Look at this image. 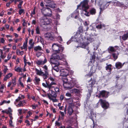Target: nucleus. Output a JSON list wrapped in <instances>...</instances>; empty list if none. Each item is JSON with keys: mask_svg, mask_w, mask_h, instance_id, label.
<instances>
[{"mask_svg": "<svg viewBox=\"0 0 128 128\" xmlns=\"http://www.w3.org/2000/svg\"><path fill=\"white\" fill-rule=\"evenodd\" d=\"M61 53H59L60 54L59 55L55 54H53L50 59V62L56 65H59L60 63L56 60H64L66 57V56Z\"/></svg>", "mask_w": 128, "mask_h": 128, "instance_id": "f257e3e1", "label": "nucleus"}, {"mask_svg": "<svg viewBox=\"0 0 128 128\" xmlns=\"http://www.w3.org/2000/svg\"><path fill=\"white\" fill-rule=\"evenodd\" d=\"M88 4L87 0H85L81 2L80 4L78 6V8H82L83 9V12L82 13V15H85L86 16H88V12L87 10L88 9Z\"/></svg>", "mask_w": 128, "mask_h": 128, "instance_id": "f03ea898", "label": "nucleus"}, {"mask_svg": "<svg viewBox=\"0 0 128 128\" xmlns=\"http://www.w3.org/2000/svg\"><path fill=\"white\" fill-rule=\"evenodd\" d=\"M52 49L55 53L58 54L62 52L64 48L62 45L56 43H54L52 46Z\"/></svg>", "mask_w": 128, "mask_h": 128, "instance_id": "7ed1b4c3", "label": "nucleus"}, {"mask_svg": "<svg viewBox=\"0 0 128 128\" xmlns=\"http://www.w3.org/2000/svg\"><path fill=\"white\" fill-rule=\"evenodd\" d=\"M54 88H52V89L49 90H48L51 91V93L47 94V96L49 99L52 100L53 102H56L57 100L56 99L57 96L56 93L53 91L52 90Z\"/></svg>", "mask_w": 128, "mask_h": 128, "instance_id": "20e7f679", "label": "nucleus"}, {"mask_svg": "<svg viewBox=\"0 0 128 128\" xmlns=\"http://www.w3.org/2000/svg\"><path fill=\"white\" fill-rule=\"evenodd\" d=\"M40 23L41 26L43 25H48L52 22V20L46 18V16L41 17L40 19Z\"/></svg>", "mask_w": 128, "mask_h": 128, "instance_id": "39448f33", "label": "nucleus"}, {"mask_svg": "<svg viewBox=\"0 0 128 128\" xmlns=\"http://www.w3.org/2000/svg\"><path fill=\"white\" fill-rule=\"evenodd\" d=\"M63 86L66 89H69L71 88L73 86L69 82H68V80L66 78H64L62 79Z\"/></svg>", "mask_w": 128, "mask_h": 128, "instance_id": "423d86ee", "label": "nucleus"}, {"mask_svg": "<svg viewBox=\"0 0 128 128\" xmlns=\"http://www.w3.org/2000/svg\"><path fill=\"white\" fill-rule=\"evenodd\" d=\"M83 32V28L82 26L79 27L78 30L77 32L76 33L74 37H72L71 40L72 41H75L77 40L76 38L82 35Z\"/></svg>", "mask_w": 128, "mask_h": 128, "instance_id": "0eeeda50", "label": "nucleus"}, {"mask_svg": "<svg viewBox=\"0 0 128 128\" xmlns=\"http://www.w3.org/2000/svg\"><path fill=\"white\" fill-rule=\"evenodd\" d=\"M42 12L44 16H47L50 17L52 16V12L50 8H47L44 10H42Z\"/></svg>", "mask_w": 128, "mask_h": 128, "instance_id": "6e6552de", "label": "nucleus"}, {"mask_svg": "<svg viewBox=\"0 0 128 128\" xmlns=\"http://www.w3.org/2000/svg\"><path fill=\"white\" fill-rule=\"evenodd\" d=\"M56 84V83L53 82H52L50 84H48L46 82V83H42L43 86L45 88H47L49 90H51L52 88H54V86L53 85Z\"/></svg>", "mask_w": 128, "mask_h": 128, "instance_id": "1a4fd4ad", "label": "nucleus"}, {"mask_svg": "<svg viewBox=\"0 0 128 128\" xmlns=\"http://www.w3.org/2000/svg\"><path fill=\"white\" fill-rule=\"evenodd\" d=\"M99 102H100L102 107L105 109H106L108 108L109 106V104L105 100L100 99Z\"/></svg>", "mask_w": 128, "mask_h": 128, "instance_id": "9d476101", "label": "nucleus"}, {"mask_svg": "<svg viewBox=\"0 0 128 128\" xmlns=\"http://www.w3.org/2000/svg\"><path fill=\"white\" fill-rule=\"evenodd\" d=\"M47 61V60L46 58L45 57H44V60H38L36 62V63L37 65H43L46 63Z\"/></svg>", "mask_w": 128, "mask_h": 128, "instance_id": "9b49d317", "label": "nucleus"}, {"mask_svg": "<svg viewBox=\"0 0 128 128\" xmlns=\"http://www.w3.org/2000/svg\"><path fill=\"white\" fill-rule=\"evenodd\" d=\"M61 72H63L65 73L64 74H63L62 75L64 76H68L69 74H73L74 72L72 71H70L69 72L68 70H63L61 71Z\"/></svg>", "mask_w": 128, "mask_h": 128, "instance_id": "f8f14e48", "label": "nucleus"}, {"mask_svg": "<svg viewBox=\"0 0 128 128\" xmlns=\"http://www.w3.org/2000/svg\"><path fill=\"white\" fill-rule=\"evenodd\" d=\"M2 112L4 113H6V114H8V116L10 117H12V110L10 108H9L8 109H7L5 110L2 111Z\"/></svg>", "mask_w": 128, "mask_h": 128, "instance_id": "ddd939ff", "label": "nucleus"}, {"mask_svg": "<svg viewBox=\"0 0 128 128\" xmlns=\"http://www.w3.org/2000/svg\"><path fill=\"white\" fill-rule=\"evenodd\" d=\"M44 36L45 38L52 40L54 39V36H53L50 33H48L44 34Z\"/></svg>", "mask_w": 128, "mask_h": 128, "instance_id": "4468645a", "label": "nucleus"}, {"mask_svg": "<svg viewBox=\"0 0 128 128\" xmlns=\"http://www.w3.org/2000/svg\"><path fill=\"white\" fill-rule=\"evenodd\" d=\"M124 64V63L122 64L121 62H116L115 64L116 68L118 69L122 68Z\"/></svg>", "mask_w": 128, "mask_h": 128, "instance_id": "2eb2a0df", "label": "nucleus"}, {"mask_svg": "<svg viewBox=\"0 0 128 128\" xmlns=\"http://www.w3.org/2000/svg\"><path fill=\"white\" fill-rule=\"evenodd\" d=\"M12 75V74L11 73H9L8 74L6 75L4 77V81H6L8 79H9L10 77H11Z\"/></svg>", "mask_w": 128, "mask_h": 128, "instance_id": "dca6fc26", "label": "nucleus"}, {"mask_svg": "<svg viewBox=\"0 0 128 128\" xmlns=\"http://www.w3.org/2000/svg\"><path fill=\"white\" fill-rule=\"evenodd\" d=\"M35 71L36 74L39 76H41L42 74L43 73V72L42 71V70H38L36 68L35 69Z\"/></svg>", "mask_w": 128, "mask_h": 128, "instance_id": "f3484780", "label": "nucleus"}, {"mask_svg": "<svg viewBox=\"0 0 128 128\" xmlns=\"http://www.w3.org/2000/svg\"><path fill=\"white\" fill-rule=\"evenodd\" d=\"M107 94V92L104 90H102L100 92L99 96H101L103 97H105Z\"/></svg>", "mask_w": 128, "mask_h": 128, "instance_id": "a211bd4d", "label": "nucleus"}, {"mask_svg": "<svg viewBox=\"0 0 128 128\" xmlns=\"http://www.w3.org/2000/svg\"><path fill=\"white\" fill-rule=\"evenodd\" d=\"M119 54L118 52H116L112 54V56L114 59V60H116L118 58V56Z\"/></svg>", "mask_w": 128, "mask_h": 128, "instance_id": "6ab92c4d", "label": "nucleus"}, {"mask_svg": "<svg viewBox=\"0 0 128 128\" xmlns=\"http://www.w3.org/2000/svg\"><path fill=\"white\" fill-rule=\"evenodd\" d=\"M88 44L87 43H82L81 44V47L84 48H86L87 50H88Z\"/></svg>", "mask_w": 128, "mask_h": 128, "instance_id": "aec40b11", "label": "nucleus"}, {"mask_svg": "<svg viewBox=\"0 0 128 128\" xmlns=\"http://www.w3.org/2000/svg\"><path fill=\"white\" fill-rule=\"evenodd\" d=\"M52 64V66H53V65H54V66L53 68L56 71V72H58L59 70V69L58 68V65H56V64H54L53 63H52L51 62Z\"/></svg>", "mask_w": 128, "mask_h": 128, "instance_id": "412c9836", "label": "nucleus"}, {"mask_svg": "<svg viewBox=\"0 0 128 128\" xmlns=\"http://www.w3.org/2000/svg\"><path fill=\"white\" fill-rule=\"evenodd\" d=\"M22 68L20 67H15L14 68L15 71L19 72H22Z\"/></svg>", "mask_w": 128, "mask_h": 128, "instance_id": "4be33fe9", "label": "nucleus"}, {"mask_svg": "<svg viewBox=\"0 0 128 128\" xmlns=\"http://www.w3.org/2000/svg\"><path fill=\"white\" fill-rule=\"evenodd\" d=\"M68 113L70 115L73 112V110L72 108L70 106L68 107Z\"/></svg>", "mask_w": 128, "mask_h": 128, "instance_id": "5701e85b", "label": "nucleus"}, {"mask_svg": "<svg viewBox=\"0 0 128 128\" xmlns=\"http://www.w3.org/2000/svg\"><path fill=\"white\" fill-rule=\"evenodd\" d=\"M48 72H45V73H44V72H43V74H42L41 76H43V77L44 79H46L48 78Z\"/></svg>", "mask_w": 128, "mask_h": 128, "instance_id": "b1692460", "label": "nucleus"}, {"mask_svg": "<svg viewBox=\"0 0 128 128\" xmlns=\"http://www.w3.org/2000/svg\"><path fill=\"white\" fill-rule=\"evenodd\" d=\"M128 38V33L125 34L123 35L122 39L123 40H127Z\"/></svg>", "mask_w": 128, "mask_h": 128, "instance_id": "393cba45", "label": "nucleus"}, {"mask_svg": "<svg viewBox=\"0 0 128 128\" xmlns=\"http://www.w3.org/2000/svg\"><path fill=\"white\" fill-rule=\"evenodd\" d=\"M70 92L71 93H76L79 92V91L78 89L76 88H74L73 89L71 90H70Z\"/></svg>", "mask_w": 128, "mask_h": 128, "instance_id": "a878e982", "label": "nucleus"}, {"mask_svg": "<svg viewBox=\"0 0 128 128\" xmlns=\"http://www.w3.org/2000/svg\"><path fill=\"white\" fill-rule=\"evenodd\" d=\"M106 4H103L101 5L100 7V11H102L104 10L106 8Z\"/></svg>", "mask_w": 128, "mask_h": 128, "instance_id": "bb28decb", "label": "nucleus"}, {"mask_svg": "<svg viewBox=\"0 0 128 128\" xmlns=\"http://www.w3.org/2000/svg\"><path fill=\"white\" fill-rule=\"evenodd\" d=\"M10 119L9 121V125L10 126L12 127H14V126L12 124V120L13 119V118L12 117H10Z\"/></svg>", "mask_w": 128, "mask_h": 128, "instance_id": "cd10ccee", "label": "nucleus"}, {"mask_svg": "<svg viewBox=\"0 0 128 128\" xmlns=\"http://www.w3.org/2000/svg\"><path fill=\"white\" fill-rule=\"evenodd\" d=\"M34 50L35 51H40L42 50L41 47L39 46H35L34 48Z\"/></svg>", "mask_w": 128, "mask_h": 128, "instance_id": "c85d7f7f", "label": "nucleus"}, {"mask_svg": "<svg viewBox=\"0 0 128 128\" xmlns=\"http://www.w3.org/2000/svg\"><path fill=\"white\" fill-rule=\"evenodd\" d=\"M112 65L111 64H109L107 65L106 67V70H109V72H111L112 70V68H111Z\"/></svg>", "mask_w": 128, "mask_h": 128, "instance_id": "c756f323", "label": "nucleus"}, {"mask_svg": "<svg viewBox=\"0 0 128 128\" xmlns=\"http://www.w3.org/2000/svg\"><path fill=\"white\" fill-rule=\"evenodd\" d=\"M90 13L91 14H94L96 13V10L95 9L92 8L90 10Z\"/></svg>", "mask_w": 128, "mask_h": 128, "instance_id": "7c9ffc66", "label": "nucleus"}, {"mask_svg": "<svg viewBox=\"0 0 128 128\" xmlns=\"http://www.w3.org/2000/svg\"><path fill=\"white\" fill-rule=\"evenodd\" d=\"M16 77H15L14 78V79H13L12 80V83L13 84L12 86H14L16 84Z\"/></svg>", "mask_w": 128, "mask_h": 128, "instance_id": "2f4dec72", "label": "nucleus"}, {"mask_svg": "<svg viewBox=\"0 0 128 128\" xmlns=\"http://www.w3.org/2000/svg\"><path fill=\"white\" fill-rule=\"evenodd\" d=\"M42 68L44 69L45 72H48V68L46 66L44 65L42 67Z\"/></svg>", "mask_w": 128, "mask_h": 128, "instance_id": "473e14b6", "label": "nucleus"}, {"mask_svg": "<svg viewBox=\"0 0 128 128\" xmlns=\"http://www.w3.org/2000/svg\"><path fill=\"white\" fill-rule=\"evenodd\" d=\"M54 38H57L58 40H59L60 42H61L62 41V38L60 36H58V37H57L56 36H54Z\"/></svg>", "mask_w": 128, "mask_h": 128, "instance_id": "72a5a7b5", "label": "nucleus"}, {"mask_svg": "<svg viewBox=\"0 0 128 128\" xmlns=\"http://www.w3.org/2000/svg\"><path fill=\"white\" fill-rule=\"evenodd\" d=\"M108 50H109L111 52L116 51V50L112 46L108 48Z\"/></svg>", "mask_w": 128, "mask_h": 128, "instance_id": "f704fd0d", "label": "nucleus"}, {"mask_svg": "<svg viewBox=\"0 0 128 128\" xmlns=\"http://www.w3.org/2000/svg\"><path fill=\"white\" fill-rule=\"evenodd\" d=\"M33 40L32 39L30 40L29 41V44L32 47H33L34 46V42H32Z\"/></svg>", "mask_w": 128, "mask_h": 128, "instance_id": "c9c22d12", "label": "nucleus"}, {"mask_svg": "<svg viewBox=\"0 0 128 128\" xmlns=\"http://www.w3.org/2000/svg\"><path fill=\"white\" fill-rule=\"evenodd\" d=\"M16 54L18 55H22L24 54V52L23 51L20 52L19 50H17L16 52Z\"/></svg>", "mask_w": 128, "mask_h": 128, "instance_id": "e433bc0d", "label": "nucleus"}, {"mask_svg": "<svg viewBox=\"0 0 128 128\" xmlns=\"http://www.w3.org/2000/svg\"><path fill=\"white\" fill-rule=\"evenodd\" d=\"M34 80L37 83H38L40 80V78L36 76L34 78Z\"/></svg>", "mask_w": 128, "mask_h": 128, "instance_id": "4c0bfd02", "label": "nucleus"}, {"mask_svg": "<svg viewBox=\"0 0 128 128\" xmlns=\"http://www.w3.org/2000/svg\"><path fill=\"white\" fill-rule=\"evenodd\" d=\"M27 41L26 43H24L23 46L24 49H25L26 50H27Z\"/></svg>", "mask_w": 128, "mask_h": 128, "instance_id": "58836bf2", "label": "nucleus"}, {"mask_svg": "<svg viewBox=\"0 0 128 128\" xmlns=\"http://www.w3.org/2000/svg\"><path fill=\"white\" fill-rule=\"evenodd\" d=\"M19 13L20 15H21L22 13H24V10L22 9H20V10L19 11Z\"/></svg>", "mask_w": 128, "mask_h": 128, "instance_id": "ea45409f", "label": "nucleus"}, {"mask_svg": "<svg viewBox=\"0 0 128 128\" xmlns=\"http://www.w3.org/2000/svg\"><path fill=\"white\" fill-rule=\"evenodd\" d=\"M53 89H54V90L55 91V92L56 93H57L58 92H59V88L57 87H54V88Z\"/></svg>", "mask_w": 128, "mask_h": 128, "instance_id": "a19ab883", "label": "nucleus"}, {"mask_svg": "<svg viewBox=\"0 0 128 128\" xmlns=\"http://www.w3.org/2000/svg\"><path fill=\"white\" fill-rule=\"evenodd\" d=\"M89 82H90V84L92 86V85H94L95 83V81L94 80H90Z\"/></svg>", "mask_w": 128, "mask_h": 128, "instance_id": "79ce46f5", "label": "nucleus"}, {"mask_svg": "<svg viewBox=\"0 0 128 128\" xmlns=\"http://www.w3.org/2000/svg\"><path fill=\"white\" fill-rule=\"evenodd\" d=\"M8 70L7 67L4 66V70H3L4 72V74H6V72Z\"/></svg>", "mask_w": 128, "mask_h": 128, "instance_id": "37998d69", "label": "nucleus"}, {"mask_svg": "<svg viewBox=\"0 0 128 128\" xmlns=\"http://www.w3.org/2000/svg\"><path fill=\"white\" fill-rule=\"evenodd\" d=\"M18 107H21V106H24L23 104L21 102V101H20L19 103L17 105Z\"/></svg>", "mask_w": 128, "mask_h": 128, "instance_id": "c03bdc74", "label": "nucleus"}, {"mask_svg": "<svg viewBox=\"0 0 128 128\" xmlns=\"http://www.w3.org/2000/svg\"><path fill=\"white\" fill-rule=\"evenodd\" d=\"M36 30L37 34H39L40 33L39 28L38 27L36 28Z\"/></svg>", "mask_w": 128, "mask_h": 128, "instance_id": "a18cd8bd", "label": "nucleus"}, {"mask_svg": "<svg viewBox=\"0 0 128 128\" xmlns=\"http://www.w3.org/2000/svg\"><path fill=\"white\" fill-rule=\"evenodd\" d=\"M66 96H67L68 97H71L72 96V95L69 92H67L66 94Z\"/></svg>", "mask_w": 128, "mask_h": 128, "instance_id": "49530a36", "label": "nucleus"}, {"mask_svg": "<svg viewBox=\"0 0 128 128\" xmlns=\"http://www.w3.org/2000/svg\"><path fill=\"white\" fill-rule=\"evenodd\" d=\"M23 1H21L20 2L19 4L18 5V7L19 8H21L22 7L21 6L22 4Z\"/></svg>", "mask_w": 128, "mask_h": 128, "instance_id": "de8ad7c7", "label": "nucleus"}, {"mask_svg": "<svg viewBox=\"0 0 128 128\" xmlns=\"http://www.w3.org/2000/svg\"><path fill=\"white\" fill-rule=\"evenodd\" d=\"M117 4L118 6L121 7H122V6L123 5V4H122L120 3L119 2H117Z\"/></svg>", "mask_w": 128, "mask_h": 128, "instance_id": "09e8293b", "label": "nucleus"}, {"mask_svg": "<svg viewBox=\"0 0 128 128\" xmlns=\"http://www.w3.org/2000/svg\"><path fill=\"white\" fill-rule=\"evenodd\" d=\"M60 113L61 114V118L62 119H63L64 118V113L63 112H62L61 111L60 112Z\"/></svg>", "mask_w": 128, "mask_h": 128, "instance_id": "8fccbe9b", "label": "nucleus"}, {"mask_svg": "<svg viewBox=\"0 0 128 128\" xmlns=\"http://www.w3.org/2000/svg\"><path fill=\"white\" fill-rule=\"evenodd\" d=\"M22 109H20L18 110V115H20L22 114Z\"/></svg>", "mask_w": 128, "mask_h": 128, "instance_id": "3c124183", "label": "nucleus"}, {"mask_svg": "<svg viewBox=\"0 0 128 128\" xmlns=\"http://www.w3.org/2000/svg\"><path fill=\"white\" fill-rule=\"evenodd\" d=\"M55 124L56 126H59L61 125V124L60 122H58V121H56L55 122Z\"/></svg>", "mask_w": 128, "mask_h": 128, "instance_id": "603ef678", "label": "nucleus"}, {"mask_svg": "<svg viewBox=\"0 0 128 128\" xmlns=\"http://www.w3.org/2000/svg\"><path fill=\"white\" fill-rule=\"evenodd\" d=\"M76 14V12H74L72 14V18H74Z\"/></svg>", "mask_w": 128, "mask_h": 128, "instance_id": "864d4df0", "label": "nucleus"}, {"mask_svg": "<svg viewBox=\"0 0 128 128\" xmlns=\"http://www.w3.org/2000/svg\"><path fill=\"white\" fill-rule=\"evenodd\" d=\"M102 27V25L101 24H100V25H98V26H96V28L98 29H100Z\"/></svg>", "mask_w": 128, "mask_h": 128, "instance_id": "5fc2aeb1", "label": "nucleus"}, {"mask_svg": "<svg viewBox=\"0 0 128 128\" xmlns=\"http://www.w3.org/2000/svg\"><path fill=\"white\" fill-rule=\"evenodd\" d=\"M78 16H79V14H78V13L76 12V14L75 16H74V18H78Z\"/></svg>", "mask_w": 128, "mask_h": 128, "instance_id": "6e6d98bb", "label": "nucleus"}, {"mask_svg": "<svg viewBox=\"0 0 128 128\" xmlns=\"http://www.w3.org/2000/svg\"><path fill=\"white\" fill-rule=\"evenodd\" d=\"M36 56L38 57L41 55V53L40 52H38L36 54Z\"/></svg>", "mask_w": 128, "mask_h": 128, "instance_id": "4d7b16f0", "label": "nucleus"}, {"mask_svg": "<svg viewBox=\"0 0 128 128\" xmlns=\"http://www.w3.org/2000/svg\"><path fill=\"white\" fill-rule=\"evenodd\" d=\"M40 41L42 44H44L43 39L41 37L40 38Z\"/></svg>", "mask_w": 128, "mask_h": 128, "instance_id": "13d9d810", "label": "nucleus"}, {"mask_svg": "<svg viewBox=\"0 0 128 128\" xmlns=\"http://www.w3.org/2000/svg\"><path fill=\"white\" fill-rule=\"evenodd\" d=\"M24 64H25V65H24V66H25L26 65V63L27 62H26V58H25V56H24Z\"/></svg>", "mask_w": 128, "mask_h": 128, "instance_id": "bf43d9fd", "label": "nucleus"}, {"mask_svg": "<svg viewBox=\"0 0 128 128\" xmlns=\"http://www.w3.org/2000/svg\"><path fill=\"white\" fill-rule=\"evenodd\" d=\"M56 18L57 19H58L60 18V16L59 14H56Z\"/></svg>", "mask_w": 128, "mask_h": 128, "instance_id": "052dcab7", "label": "nucleus"}, {"mask_svg": "<svg viewBox=\"0 0 128 128\" xmlns=\"http://www.w3.org/2000/svg\"><path fill=\"white\" fill-rule=\"evenodd\" d=\"M7 103V102L5 100H4L2 102L1 104H0V105H2L3 104H4V103Z\"/></svg>", "mask_w": 128, "mask_h": 128, "instance_id": "680f3d73", "label": "nucleus"}, {"mask_svg": "<svg viewBox=\"0 0 128 128\" xmlns=\"http://www.w3.org/2000/svg\"><path fill=\"white\" fill-rule=\"evenodd\" d=\"M0 42L1 43H3L4 42V40L3 38H2L1 39Z\"/></svg>", "mask_w": 128, "mask_h": 128, "instance_id": "e2e57ef3", "label": "nucleus"}, {"mask_svg": "<svg viewBox=\"0 0 128 128\" xmlns=\"http://www.w3.org/2000/svg\"><path fill=\"white\" fill-rule=\"evenodd\" d=\"M64 97L63 95H61L60 97V100H62L64 99Z\"/></svg>", "mask_w": 128, "mask_h": 128, "instance_id": "0e129e2a", "label": "nucleus"}, {"mask_svg": "<svg viewBox=\"0 0 128 128\" xmlns=\"http://www.w3.org/2000/svg\"><path fill=\"white\" fill-rule=\"evenodd\" d=\"M31 81V80L30 79V77H28V79L27 81V82H30Z\"/></svg>", "mask_w": 128, "mask_h": 128, "instance_id": "69168bd1", "label": "nucleus"}, {"mask_svg": "<svg viewBox=\"0 0 128 128\" xmlns=\"http://www.w3.org/2000/svg\"><path fill=\"white\" fill-rule=\"evenodd\" d=\"M5 30V28L4 27H2V28H0V30L1 31H2L4 30Z\"/></svg>", "mask_w": 128, "mask_h": 128, "instance_id": "338daca9", "label": "nucleus"}, {"mask_svg": "<svg viewBox=\"0 0 128 128\" xmlns=\"http://www.w3.org/2000/svg\"><path fill=\"white\" fill-rule=\"evenodd\" d=\"M12 84V83L11 82H8V87H9Z\"/></svg>", "mask_w": 128, "mask_h": 128, "instance_id": "774afa93", "label": "nucleus"}]
</instances>
